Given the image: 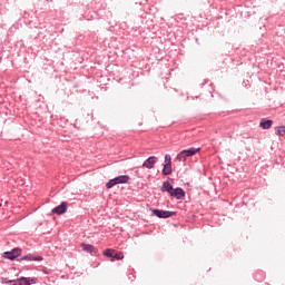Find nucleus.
I'll return each mask as SVG.
<instances>
[{"instance_id":"f257e3e1","label":"nucleus","mask_w":285,"mask_h":285,"mask_svg":"<svg viewBox=\"0 0 285 285\" xmlns=\"http://www.w3.org/2000/svg\"><path fill=\"white\" fill-rule=\"evenodd\" d=\"M202 148L191 147L189 149H183L176 157L178 161H186L188 157H195L196 153H199Z\"/></svg>"},{"instance_id":"f03ea898","label":"nucleus","mask_w":285,"mask_h":285,"mask_svg":"<svg viewBox=\"0 0 285 285\" xmlns=\"http://www.w3.org/2000/svg\"><path fill=\"white\" fill-rule=\"evenodd\" d=\"M22 249L19 247H16L9 252H3L2 257L3 259H9L10 262H19V257H21Z\"/></svg>"},{"instance_id":"7ed1b4c3","label":"nucleus","mask_w":285,"mask_h":285,"mask_svg":"<svg viewBox=\"0 0 285 285\" xmlns=\"http://www.w3.org/2000/svg\"><path fill=\"white\" fill-rule=\"evenodd\" d=\"M151 213L155 215V217H158V219H169V217L177 215L175 212H168L164 209H151Z\"/></svg>"},{"instance_id":"20e7f679","label":"nucleus","mask_w":285,"mask_h":285,"mask_svg":"<svg viewBox=\"0 0 285 285\" xmlns=\"http://www.w3.org/2000/svg\"><path fill=\"white\" fill-rule=\"evenodd\" d=\"M169 195L170 197H174L175 199H178V200L186 199V191L181 187H176V188L174 187V189H171Z\"/></svg>"},{"instance_id":"39448f33","label":"nucleus","mask_w":285,"mask_h":285,"mask_svg":"<svg viewBox=\"0 0 285 285\" xmlns=\"http://www.w3.org/2000/svg\"><path fill=\"white\" fill-rule=\"evenodd\" d=\"M68 210V202H62L60 205L53 207L51 209V213L53 215H65V213H67Z\"/></svg>"},{"instance_id":"423d86ee","label":"nucleus","mask_w":285,"mask_h":285,"mask_svg":"<svg viewBox=\"0 0 285 285\" xmlns=\"http://www.w3.org/2000/svg\"><path fill=\"white\" fill-rule=\"evenodd\" d=\"M159 161V158L156 156H149L144 163H142V168H147L148 170H153L155 168V164Z\"/></svg>"},{"instance_id":"0eeeda50","label":"nucleus","mask_w":285,"mask_h":285,"mask_svg":"<svg viewBox=\"0 0 285 285\" xmlns=\"http://www.w3.org/2000/svg\"><path fill=\"white\" fill-rule=\"evenodd\" d=\"M18 262H43V256L27 254L26 256L18 258Z\"/></svg>"},{"instance_id":"6e6552de","label":"nucleus","mask_w":285,"mask_h":285,"mask_svg":"<svg viewBox=\"0 0 285 285\" xmlns=\"http://www.w3.org/2000/svg\"><path fill=\"white\" fill-rule=\"evenodd\" d=\"M81 248L85 253H89V255H97L99 253V249L95 247L94 245L81 243Z\"/></svg>"},{"instance_id":"1a4fd4ad","label":"nucleus","mask_w":285,"mask_h":285,"mask_svg":"<svg viewBox=\"0 0 285 285\" xmlns=\"http://www.w3.org/2000/svg\"><path fill=\"white\" fill-rule=\"evenodd\" d=\"M37 284L36 277H23L17 278V285H32Z\"/></svg>"},{"instance_id":"9d476101","label":"nucleus","mask_w":285,"mask_h":285,"mask_svg":"<svg viewBox=\"0 0 285 285\" xmlns=\"http://www.w3.org/2000/svg\"><path fill=\"white\" fill-rule=\"evenodd\" d=\"M173 184H170V180H165L163 183V186L160 187V191L161 193H168L170 195V193H173Z\"/></svg>"},{"instance_id":"9b49d317","label":"nucleus","mask_w":285,"mask_h":285,"mask_svg":"<svg viewBox=\"0 0 285 285\" xmlns=\"http://www.w3.org/2000/svg\"><path fill=\"white\" fill-rule=\"evenodd\" d=\"M259 126L263 128V130H271V128H273V120L263 118Z\"/></svg>"},{"instance_id":"f8f14e48","label":"nucleus","mask_w":285,"mask_h":285,"mask_svg":"<svg viewBox=\"0 0 285 285\" xmlns=\"http://www.w3.org/2000/svg\"><path fill=\"white\" fill-rule=\"evenodd\" d=\"M114 179H116V184H128V181H130V176L128 175H120L115 177Z\"/></svg>"},{"instance_id":"ddd939ff","label":"nucleus","mask_w":285,"mask_h":285,"mask_svg":"<svg viewBox=\"0 0 285 285\" xmlns=\"http://www.w3.org/2000/svg\"><path fill=\"white\" fill-rule=\"evenodd\" d=\"M163 175L168 177V175H173V165H163Z\"/></svg>"},{"instance_id":"4468645a","label":"nucleus","mask_w":285,"mask_h":285,"mask_svg":"<svg viewBox=\"0 0 285 285\" xmlns=\"http://www.w3.org/2000/svg\"><path fill=\"white\" fill-rule=\"evenodd\" d=\"M102 255L112 259V256L115 255V249L107 248L102 252Z\"/></svg>"},{"instance_id":"2eb2a0df","label":"nucleus","mask_w":285,"mask_h":285,"mask_svg":"<svg viewBox=\"0 0 285 285\" xmlns=\"http://www.w3.org/2000/svg\"><path fill=\"white\" fill-rule=\"evenodd\" d=\"M115 186L117 185V180L115 178L110 179L107 184H106V188H108L110 190V188H115Z\"/></svg>"},{"instance_id":"dca6fc26","label":"nucleus","mask_w":285,"mask_h":285,"mask_svg":"<svg viewBox=\"0 0 285 285\" xmlns=\"http://www.w3.org/2000/svg\"><path fill=\"white\" fill-rule=\"evenodd\" d=\"M276 130H277L279 137H284V135H285V126L276 127Z\"/></svg>"},{"instance_id":"f3484780","label":"nucleus","mask_w":285,"mask_h":285,"mask_svg":"<svg viewBox=\"0 0 285 285\" xmlns=\"http://www.w3.org/2000/svg\"><path fill=\"white\" fill-rule=\"evenodd\" d=\"M165 165H173V158L169 154L165 155Z\"/></svg>"},{"instance_id":"a211bd4d","label":"nucleus","mask_w":285,"mask_h":285,"mask_svg":"<svg viewBox=\"0 0 285 285\" xmlns=\"http://www.w3.org/2000/svg\"><path fill=\"white\" fill-rule=\"evenodd\" d=\"M124 257L122 253H118V252H114V256L111 257V259H121Z\"/></svg>"},{"instance_id":"6ab92c4d","label":"nucleus","mask_w":285,"mask_h":285,"mask_svg":"<svg viewBox=\"0 0 285 285\" xmlns=\"http://www.w3.org/2000/svg\"><path fill=\"white\" fill-rule=\"evenodd\" d=\"M4 282H6V284H12V285H17V279H8V278H4Z\"/></svg>"}]
</instances>
